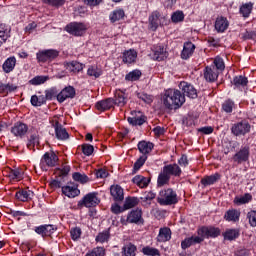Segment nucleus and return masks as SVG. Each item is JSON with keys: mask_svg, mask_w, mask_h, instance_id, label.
Instances as JSON below:
<instances>
[{"mask_svg": "<svg viewBox=\"0 0 256 256\" xmlns=\"http://www.w3.org/2000/svg\"><path fill=\"white\" fill-rule=\"evenodd\" d=\"M162 103L166 109H179L185 103V95L177 89H168L164 92Z\"/></svg>", "mask_w": 256, "mask_h": 256, "instance_id": "1", "label": "nucleus"}, {"mask_svg": "<svg viewBox=\"0 0 256 256\" xmlns=\"http://www.w3.org/2000/svg\"><path fill=\"white\" fill-rule=\"evenodd\" d=\"M178 201L177 193L171 188L161 190L159 193L158 203L160 205H175Z\"/></svg>", "mask_w": 256, "mask_h": 256, "instance_id": "2", "label": "nucleus"}, {"mask_svg": "<svg viewBox=\"0 0 256 256\" xmlns=\"http://www.w3.org/2000/svg\"><path fill=\"white\" fill-rule=\"evenodd\" d=\"M168 23L169 20L167 19V16L162 15L159 11H154L149 16V25L152 31H157L159 25L164 26L168 25Z\"/></svg>", "mask_w": 256, "mask_h": 256, "instance_id": "3", "label": "nucleus"}, {"mask_svg": "<svg viewBox=\"0 0 256 256\" xmlns=\"http://www.w3.org/2000/svg\"><path fill=\"white\" fill-rule=\"evenodd\" d=\"M58 161L59 157L55 152H46L40 160V169L47 171L48 167H55Z\"/></svg>", "mask_w": 256, "mask_h": 256, "instance_id": "4", "label": "nucleus"}, {"mask_svg": "<svg viewBox=\"0 0 256 256\" xmlns=\"http://www.w3.org/2000/svg\"><path fill=\"white\" fill-rule=\"evenodd\" d=\"M66 31L70 35L81 37L87 31V26L81 22H72L66 26Z\"/></svg>", "mask_w": 256, "mask_h": 256, "instance_id": "5", "label": "nucleus"}, {"mask_svg": "<svg viewBox=\"0 0 256 256\" xmlns=\"http://www.w3.org/2000/svg\"><path fill=\"white\" fill-rule=\"evenodd\" d=\"M251 131V124L247 121H242L234 124L231 128V133L236 137L247 135Z\"/></svg>", "mask_w": 256, "mask_h": 256, "instance_id": "6", "label": "nucleus"}, {"mask_svg": "<svg viewBox=\"0 0 256 256\" xmlns=\"http://www.w3.org/2000/svg\"><path fill=\"white\" fill-rule=\"evenodd\" d=\"M37 60L40 63H45L47 61H53V59H57L59 57V51L57 50H43L36 54Z\"/></svg>", "mask_w": 256, "mask_h": 256, "instance_id": "7", "label": "nucleus"}, {"mask_svg": "<svg viewBox=\"0 0 256 256\" xmlns=\"http://www.w3.org/2000/svg\"><path fill=\"white\" fill-rule=\"evenodd\" d=\"M179 89L182 91L184 97H189V99H197V89L194 85L189 84L188 82H180Z\"/></svg>", "mask_w": 256, "mask_h": 256, "instance_id": "8", "label": "nucleus"}, {"mask_svg": "<svg viewBox=\"0 0 256 256\" xmlns=\"http://www.w3.org/2000/svg\"><path fill=\"white\" fill-rule=\"evenodd\" d=\"M100 200L97 197V193L92 192L88 193L84 198L79 202V205H84V207H96L99 205Z\"/></svg>", "mask_w": 256, "mask_h": 256, "instance_id": "9", "label": "nucleus"}, {"mask_svg": "<svg viewBox=\"0 0 256 256\" xmlns=\"http://www.w3.org/2000/svg\"><path fill=\"white\" fill-rule=\"evenodd\" d=\"M27 131H29V126L23 122H16L14 127L11 128V133L20 139H23V136L27 135Z\"/></svg>", "mask_w": 256, "mask_h": 256, "instance_id": "10", "label": "nucleus"}, {"mask_svg": "<svg viewBox=\"0 0 256 256\" xmlns=\"http://www.w3.org/2000/svg\"><path fill=\"white\" fill-rule=\"evenodd\" d=\"M233 161L235 163L241 164L245 161H249V146L242 147L234 156Z\"/></svg>", "mask_w": 256, "mask_h": 256, "instance_id": "11", "label": "nucleus"}, {"mask_svg": "<svg viewBox=\"0 0 256 256\" xmlns=\"http://www.w3.org/2000/svg\"><path fill=\"white\" fill-rule=\"evenodd\" d=\"M76 95L75 88L67 86L58 94V102L63 103L66 99H73Z\"/></svg>", "mask_w": 256, "mask_h": 256, "instance_id": "12", "label": "nucleus"}, {"mask_svg": "<svg viewBox=\"0 0 256 256\" xmlns=\"http://www.w3.org/2000/svg\"><path fill=\"white\" fill-rule=\"evenodd\" d=\"M57 231L56 226L48 224V225H41L35 228V232L42 237H51L52 233Z\"/></svg>", "mask_w": 256, "mask_h": 256, "instance_id": "13", "label": "nucleus"}, {"mask_svg": "<svg viewBox=\"0 0 256 256\" xmlns=\"http://www.w3.org/2000/svg\"><path fill=\"white\" fill-rule=\"evenodd\" d=\"M115 105V100L113 98H107L101 101H98L95 104V107L98 111H109Z\"/></svg>", "mask_w": 256, "mask_h": 256, "instance_id": "14", "label": "nucleus"}, {"mask_svg": "<svg viewBox=\"0 0 256 256\" xmlns=\"http://www.w3.org/2000/svg\"><path fill=\"white\" fill-rule=\"evenodd\" d=\"M214 27L217 33H225L229 29V20L220 16L216 19Z\"/></svg>", "mask_w": 256, "mask_h": 256, "instance_id": "15", "label": "nucleus"}, {"mask_svg": "<svg viewBox=\"0 0 256 256\" xmlns=\"http://www.w3.org/2000/svg\"><path fill=\"white\" fill-rule=\"evenodd\" d=\"M110 193L114 201H123L125 199L123 188H121L119 185L111 186Z\"/></svg>", "mask_w": 256, "mask_h": 256, "instance_id": "16", "label": "nucleus"}, {"mask_svg": "<svg viewBox=\"0 0 256 256\" xmlns=\"http://www.w3.org/2000/svg\"><path fill=\"white\" fill-rule=\"evenodd\" d=\"M54 129L57 139H60L61 141L69 139V133H67V130L63 128V125L59 124V122H55Z\"/></svg>", "mask_w": 256, "mask_h": 256, "instance_id": "17", "label": "nucleus"}, {"mask_svg": "<svg viewBox=\"0 0 256 256\" xmlns=\"http://www.w3.org/2000/svg\"><path fill=\"white\" fill-rule=\"evenodd\" d=\"M62 193L66 197L73 198V197H77V195H79L81 191L78 190L77 185L71 184V185L62 187Z\"/></svg>", "mask_w": 256, "mask_h": 256, "instance_id": "18", "label": "nucleus"}, {"mask_svg": "<svg viewBox=\"0 0 256 256\" xmlns=\"http://www.w3.org/2000/svg\"><path fill=\"white\" fill-rule=\"evenodd\" d=\"M241 217V212L237 209H230L226 211L224 215L225 221H229L232 223H237L239 221V218Z\"/></svg>", "mask_w": 256, "mask_h": 256, "instance_id": "19", "label": "nucleus"}, {"mask_svg": "<svg viewBox=\"0 0 256 256\" xmlns=\"http://www.w3.org/2000/svg\"><path fill=\"white\" fill-rule=\"evenodd\" d=\"M164 173H167L170 177L173 175L174 177L181 176V167L177 164H169L163 167Z\"/></svg>", "mask_w": 256, "mask_h": 256, "instance_id": "20", "label": "nucleus"}, {"mask_svg": "<svg viewBox=\"0 0 256 256\" xmlns=\"http://www.w3.org/2000/svg\"><path fill=\"white\" fill-rule=\"evenodd\" d=\"M195 52V44L192 42H186L184 43L183 50L181 53V58L182 59H189L191 55Z\"/></svg>", "mask_w": 256, "mask_h": 256, "instance_id": "21", "label": "nucleus"}, {"mask_svg": "<svg viewBox=\"0 0 256 256\" xmlns=\"http://www.w3.org/2000/svg\"><path fill=\"white\" fill-rule=\"evenodd\" d=\"M153 143L151 142H147L145 140L140 141L138 143V150L142 155H149V153H151V151H153Z\"/></svg>", "mask_w": 256, "mask_h": 256, "instance_id": "22", "label": "nucleus"}, {"mask_svg": "<svg viewBox=\"0 0 256 256\" xmlns=\"http://www.w3.org/2000/svg\"><path fill=\"white\" fill-rule=\"evenodd\" d=\"M15 65H17V59L15 58V56H12L5 60L2 65V69L4 73H11V71L15 69Z\"/></svg>", "mask_w": 256, "mask_h": 256, "instance_id": "23", "label": "nucleus"}, {"mask_svg": "<svg viewBox=\"0 0 256 256\" xmlns=\"http://www.w3.org/2000/svg\"><path fill=\"white\" fill-rule=\"evenodd\" d=\"M200 232L204 237H219L221 235V230L215 227H203Z\"/></svg>", "mask_w": 256, "mask_h": 256, "instance_id": "24", "label": "nucleus"}, {"mask_svg": "<svg viewBox=\"0 0 256 256\" xmlns=\"http://www.w3.org/2000/svg\"><path fill=\"white\" fill-rule=\"evenodd\" d=\"M66 69L70 71V73H79V71H83V64L77 61L66 62L64 63Z\"/></svg>", "mask_w": 256, "mask_h": 256, "instance_id": "25", "label": "nucleus"}, {"mask_svg": "<svg viewBox=\"0 0 256 256\" xmlns=\"http://www.w3.org/2000/svg\"><path fill=\"white\" fill-rule=\"evenodd\" d=\"M152 58L154 61H165L167 59V50L163 46H159L154 51Z\"/></svg>", "mask_w": 256, "mask_h": 256, "instance_id": "26", "label": "nucleus"}, {"mask_svg": "<svg viewBox=\"0 0 256 256\" xmlns=\"http://www.w3.org/2000/svg\"><path fill=\"white\" fill-rule=\"evenodd\" d=\"M204 77L206 81L213 83V81H217V78L219 77V72H217L215 68L206 67Z\"/></svg>", "mask_w": 256, "mask_h": 256, "instance_id": "27", "label": "nucleus"}, {"mask_svg": "<svg viewBox=\"0 0 256 256\" xmlns=\"http://www.w3.org/2000/svg\"><path fill=\"white\" fill-rule=\"evenodd\" d=\"M157 239L160 243H165V242L171 240V229H169L167 227L161 228Z\"/></svg>", "mask_w": 256, "mask_h": 256, "instance_id": "28", "label": "nucleus"}, {"mask_svg": "<svg viewBox=\"0 0 256 256\" xmlns=\"http://www.w3.org/2000/svg\"><path fill=\"white\" fill-rule=\"evenodd\" d=\"M142 215L143 212L140 209L132 210L127 216V221L128 223H139Z\"/></svg>", "mask_w": 256, "mask_h": 256, "instance_id": "29", "label": "nucleus"}, {"mask_svg": "<svg viewBox=\"0 0 256 256\" xmlns=\"http://www.w3.org/2000/svg\"><path fill=\"white\" fill-rule=\"evenodd\" d=\"M137 59V51L130 49L123 53V63H135Z\"/></svg>", "mask_w": 256, "mask_h": 256, "instance_id": "30", "label": "nucleus"}, {"mask_svg": "<svg viewBox=\"0 0 256 256\" xmlns=\"http://www.w3.org/2000/svg\"><path fill=\"white\" fill-rule=\"evenodd\" d=\"M202 241H203V238L199 236L186 238L185 240L182 241L181 247L182 249H189L191 245H195V243H201Z\"/></svg>", "mask_w": 256, "mask_h": 256, "instance_id": "31", "label": "nucleus"}, {"mask_svg": "<svg viewBox=\"0 0 256 256\" xmlns=\"http://www.w3.org/2000/svg\"><path fill=\"white\" fill-rule=\"evenodd\" d=\"M221 179V176L216 173L214 175L206 176L201 179V183L204 187H207L209 185H214V183H217Z\"/></svg>", "mask_w": 256, "mask_h": 256, "instance_id": "32", "label": "nucleus"}, {"mask_svg": "<svg viewBox=\"0 0 256 256\" xmlns=\"http://www.w3.org/2000/svg\"><path fill=\"white\" fill-rule=\"evenodd\" d=\"M251 11H253V3L251 2L243 4L239 9L240 15L245 19L251 15Z\"/></svg>", "mask_w": 256, "mask_h": 256, "instance_id": "33", "label": "nucleus"}, {"mask_svg": "<svg viewBox=\"0 0 256 256\" xmlns=\"http://www.w3.org/2000/svg\"><path fill=\"white\" fill-rule=\"evenodd\" d=\"M33 191L31 190H20L18 192H16V198L19 199V201H27L28 199H32L33 198Z\"/></svg>", "mask_w": 256, "mask_h": 256, "instance_id": "34", "label": "nucleus"}, {"mask_svg": "<svg viewBox=\"0 0 256 256\" xmlns=\"http://www.w3.org/2000/svg\"><path fill=\"white\" fill-rule=\"evenodd\" d=\"M128 123L130 125H133L134 127L139 125H143V123H145V121H147V117L140 115V116H133V117H128L127 119Z\"/></svg>", "mask_w": 256, "mask_h": 256, "instance_id": "35", "label": "nucleus"}, {"mask_svg": "<svg viewBox=\"0 0 256 256\" xmlns=\"http://www.w3.org/2000/svg\"><path fill=\"white\" fill-rule=\"evenodd\" d=\"M240 235L239 229H228L224 233V239L226 241H235Z\"/></svg>", "mask_w": 256, "mask_h": 256, "instance_id": "36", "label": "nucleus"}, {"mask_svg": "<svg viewBox=\"0 0 256 256\" xmlns=\"http://www.w3.org/2000/svg\"><path fill=\"white\" fill-rule=\"evenodd\" d=\"M11 29L7 28L5 24L0 25V47L9 39Z\"/></svg>", "mask_w": 256, "mask_h": 256, "instance_id": "37", "label": "nucleus"}, {"mask_svg": "<svg viewBox=\"0 0 256 256\" xmlns=\"http://www.w3.org/2000/svg\"><path fill=\"white\" fill-rule=\"evenodd\" d=\"M133 183L138 185L141 189H145L149 185V179L141 175H137L132 179Z\"/></svg>", "mask_w": 256, "mask_h": 256, "instance_id": "38", "label": "nucleus"}, {"mask_svg": "<svg viewBox=\"0 0 256 256\" xmlns=\"http://www.w3.org/2000/svg\"><path fill=\"white\" fill-rule=\"evenodd\" d=\"M114 105H118V107H125V105H127V96H125L123 92L116 93Z\"/></svg>", "mask_w": 256, "mask_h": 256, "instance_id": "39", "label": "nucleus"}, {"mask_svg": "<svg viewBox=\"0 0 256 256\" xmlns=\"http://www.w3.org/2000/svg\"><path fill=\"white\" fill-rule=\"evenodd\" d=\"M109 17H110L111 23H115L117 21H121V19H123V17H125V11H123V9L114 10L110 14Z\"/></svg>", "mask_w": 256, "mask_h": 256, "instance_id": "40", "label": "nucleus"}, {"mask_svg": "<svg viewBox=\"0 0 256 256\" xmlns=\"http://www.w3.org/2000/svg\"><path fill=\"white\" fill-rule=\"evenodd\" d=\"M72 178L74 181H77L78 183H81L82 185H85V183H89V176L85 173L75 172L72 175Z\"/></svg>", "mask_w": 256, "mask_h": 256, "instance_id": "41", "label": "nucleus"}, {"mask_svg": "<svg viewBox=\"0 0 256 256\" xmlns=\"http://www.w3.org/2000/svg\"><path fill=\"white\" fill-rule=\"evenodd\" d=\"M136 205H139V199L137 197H128L124 202V209H133Z\"/></svg>", "mask_w": 256, "mask_h": 256, "instance_id": "42", "label": "nucleus"}, {"mask_svg": "<svg viewBox=\"0 0 256 256\" xmlns=\"http://www.w3.org/2000/svg\"><path fill=\"white\" fill-rule=\"evenodd\" d=\"M169 179H171V176L168 173H165V170H162L158 176V186L163 187V185H167V183H169Z\"/></svg>", "mask_w": 256, "mask_h": 256, "instance_id": "43", "label": "nucleus"}, {"mask_svg": "<svg viewBox=\"0 0 256 256\" xmlns=\"http://www.w3.org/2000/svg\"><path fill=\"white\" fill-rule=\"evenodd\" d=\"M103 74V71L99 69L97 66H90L87 70V75L89 77H94L95 79H99L101 75Z\"/></svg>", "mask_w": 256, "mask_h": 256, "instance_id": "44", "label": "nucleus"}, {"mask_svg": "<svg viewBox=\"0 0 256 256\" xmlns=\"http://www.w3.org/2000/svg\"><path fill=\"white\" fill-rule=\"evenodd\" d=\"M142 253L147 256H161L159 249L150 246L142 248Z\"/></svg>", "mask_w": 256, "mask_h": 256, "instance_id": "45", "label": "nucleus"}, {"mask_svg": "<svg viewBox=\"0 0 256 256\" xmlns=\"http://www.w3.org/2000/svg\"><path fill=\"white\" fill-rule=\"evenodd\" d=\"M126 81H139L141 79V70H133L125 76Z\"/></svg>", "mask_w": 256, "mask_h": 256, "instance_id": "46", "label": "nucleus"}, {"mask_svg": "<svg viewBox=\"0 0 256 256\" xmlns=\"http://www.w3.org/2000/svg\"><path fill=\"white\" fill-rule=\"evenodd\" d=\"M49 81V76H36L32 78L29 83L30 85H43V83H47Z\"/></svg>", "mask_w": 256, "mask_h": 256, "instance_id": "47", "label": "nucleus"}, {"mask_svg": "<svg viewBox=\"0 0 256 256\" xmlns=\"http://www.w3.org/2000/svg\"><path fill=\"white\" fill-rule=\"evenodd\" d=\"M253 199V196L251 194L246 193L241 197H236L234 202L237 203V205H245V203H249Z\"/></svg>", "mask_w": 256, "mask_h": 256, "instance_id": "48", "label": "nucleus"}, {"mask_svg": "<svg viewBox=\"0 0 256 256\" xmlns=\"http://www.w3.org/2000/svg\"><path fill=\"white\" fill-rule=\"evenodd\" d=\"M46 100L52 101V99H55L59 97V91H57V88H50L45 91Z\"/></svg>", "mask_w": 256, "mask_h": 256, "instance_id": "49", "label": "nucleus"}, {"mask_svg": "<svg viewBox=\"0 0 256 256\" xmlns=\"http://www.w3.org/2000/svg\"><path fill=\"white\" fill-rule=\"evenodd\" d=\"M135 251H137V247L133 244H127L123 247L124 256H135Z\"/></svg>", "mask_w": 256, "mask_h": 256, "instance_id": "50", "label": "nucleus"}, {"mask_svg": "<svg viewBox=\"0 0 256 256\" xmlns=\"http://www.w3.org/2000/svg\"><path fill=\"white\" fill-rule=\"evenodd\" d=\"M109 237H111V234L109 230H106L97 235L96 241L97 243H106V241H109Z\"/></svg>", "mask_w": 256, "mask_h": 256, "instance_id": "51", "label": "nucleus"}, {"mask_svg": "<svg viewBox=\"0 0 256 256\" xmlns=\"http://www.w3.org/2000/svg\"><path fill=\"white\" fill-rule=\"evenodd\" d=\"M8 177H10V179H23V172L21 171V169L17 168V169H9V174Z\"/></svg>", "mask_w": 256, "mask_h": 256, "instance_id": "52", "label": "nucleus"}, {"mask_svg": "<svg viewBox=\"0 0 256 256\" xmlns=\"http://www.w3.org/2000/svg\"><path fill=\"white\" fill-rule=\"evenodd\" d=\"M183 19H185V14H183V11L178 10L171 16L172 23H181Z\"/></svg>", "mask_w": 256, "mask_h": 256, "instance_id": "53", "label": "nucleus"}, {"mask_svg": "<svg viewBox=\"0 0 256 256\" xmlns=\"http://www.w3.org/2000/svg\"><path fill=\"white\" fill-rule=\"evenodd\" d=\"M86 256H105V248L96 247L86 253Z\"/></svg>", "mask_w": 256, "mask_h": 256, "instance_id": "54", "label": "nucleus"}, {"mask_svg": "<svg viewBox=\"0 0 256 256\" xmlns=\"http://www.w3.org/2000/svg\"><path fill=\"white\" fill-rule=\"evenodd\" d=\"M247 77L244 76H236L233 79V83L236 87H245V85H247Z\"/></svg>", "mask_w": 256, "mask_h": 256, "instance_id": "55", "label": "nucleus"}, {"mask_svg": "<svg viewBox=\"0 0 256 256\" xmlns=\"http://www.w3.org/2000/svg\"><path fill=\"white\" fill-rule=\"evenodd\" d=\"M82 153L83 155H86V157H90V155H93V151H95V148L91 144H82Z\"/></svg>", "mask_w": 256, "mask_h": 256, "instance_id": "56", "label": "nucleus"}, {"mask_svg": "<svg viewBox=\"0 0 256 256\" xmlns=\"http://www.w3.org/2000/svg\"><path fill=\"white\" fill-rule=\"evenodd\" d=\"M233 107H235V103L231 100L225 101L222 105V109L225 113H233Z\"/></svg>", "mask_w": 256, "mask_h": 256, "instance_id": "57", "label": "nucleus"}, {"mask_svg": "<svg viewBox=\"0 0 256 256\" xmlns=\"http://www.w3.org/2000/svg\"><path fill=\"white\" fill-rule=\"evenodd\" d=\"M145 161H147V155H142L139 159L134 163V171H139L142 165H145Z\"/></svg>", "mask_w": 256, "mask_h": 256, "instance_id": "58", "label": "nucleus"}, {"mask_svg": "<svg viewBox=\"0 0 256 256\" xmlns=\"http://www.w3.org/2000/svg\"><path fill=\"white\" fill-rule=\"evenodd\" d=\"M138 99H141V101H144V103H147L148 105L153 103V96L145 94V93H137Z\"/></svg>", "mask_w": 256, "mask_h": 256, "instance_id": "59", "label": "nucleus"}, {"mask_svg": "<svg viewBox=\"0 0 256 256\" xmlns=\"http://www.w3.org/2000/svg\"><path fill=\"white\" fill-rule=\"evenodd\" d=\"M214 65L218 71H224L225 70V62L222 60L221 57H216L214 59Z\"/></svg>", "mask_w": 256, "mask_h": 256, "instance_id": "60", "label": "nucleus"}, {"mask_svg": "<svg viewBox=\"0 0 256 256\" xmlns=\"http://www.w3.org/2000/svg\"><path fill=\"white\" fill-rule=\"evenodd\" d=\"M156 195L153 192H146L143 194V196L141 197V201L143 203H147V201H153V199H155Z\"/></svg>", "mask_w": 256, "mask_h": 256, "instance_id": "61", "label": "nucleus"}, {"mask_svg": "<svg viewBox=\"0 0 256 256\" xmlns=\"http://www.w3.org/2000/svg\"><path fill=\"white\" fill-rule=\"evenodd\" d=\"M247 217L249 219L251 227H256V211L252 210L248 212Z\"/></svg>", "mask_w": 256, "mask_h": 256, "instance_id": "62", "label": "nucleus"}, {"mask_svg": "<svg viewBox=\"0 0 256 256\" xmlns=\"http://www.w3.org/2000/svg\"><path fill=\"white\" fill-rule=\"evenodd\" d=\"M73 241H77L81 237V228L75 227L70 231Z\"/></svg>", "mask_w": 256, "mask_h": 256, "instance_id": "63", "label": "nucleus"}, {"mask_svg": "<svg viewBox=\"0 0 256 256\" xmlns=\"http://www.w3.org/2000/svg\"><path fill=\"white\" fill-rule=\"evenodd\" d=\"M234 256H249V250L240 248L235 252Z\"/></svg>", "mask_w": 256, "mask_h": 256, "instance_id": "64", "label": "nucleus"}]
</instances>
